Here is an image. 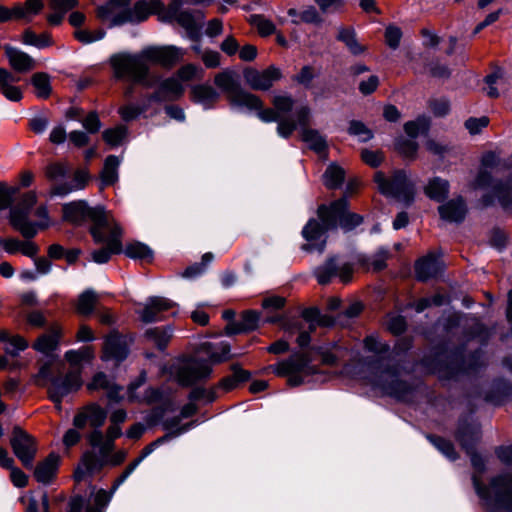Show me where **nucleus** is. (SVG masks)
<instances>
[{"label": "nucleus", "instance_id": "1", "mask_svg": "<svg viewBox=\"0 0 512 512\" xmlns=\"http://www.w3.org/2000/svg\"><path fill=\"white\" fill-rule=\"evenodd\" d=\"M317 216L318 220L310 219L302 229V236L307 241L302 249L308 252L324 251L327 231L336 229L338 225L343 230L350 231L363 221L359 214L348 211V202L345 198L338 199L329 205H320Z\"/></svg>", "mask_w": 512, "mask_h": 512}, {"label": "nucleus", "instance_id": "2", "mask_svg": "<svg viewBox=\"0 0 512 512\" xmlns=\"http://www.w3.org/2000/svg\"><path fill=\"white\" fill-rule=\"evenodd\" d=\"M63 220L75 226L91 222V235L95 242H101L104 239L103 227H108L112 222L113 215L103 207H90L86 201L77 200L65 203L62 206Z\"/></svg>", "mask_w": 512, "mask_h": 512}, {"label": "nucleus", "instance_id": "3", "mask_svg": "<svg viewBox=\"0 0 512 512\" xmlns=\"http://www.w3.org/2000/svg\"><path fill=\"white\" fill-rule=\"evenodd\" d=\"M473 485L478 496L485 501L493 512H512V473H502L493 477L489 486L480 483L478 476H473Z\"/></svg>", "mask_w": 512, "mask_h": 512}, {"label": "nucleus", "instance_id": "4", "mask_svg": "<svg viewBox=\"0 0 512 512\" xmlns=\"http://www.w3.org/2000/svg\"><path fill=\"white\" fill-rule=\"evenodd\" d=\"M277 376L287 377L288 384L299 386L305 377L318 373V368L312 365V359L305 352H297L289 358L268 367Z\"/></svg>", "mask_w": 512, "mask_h": 512}, {"label": "nucleus", "instance_id": "5", "mask_svg": "<svg viewBox=\"0 0 512 512\" xmlns=\"http://www.w3.org/2000/svg\"><path fill=\"white\" fill-rule=\"evenodd\" d=\"M96 449L97 452L88 450L83 453L81 462L74 473V477L77 481H81L86 474L100 471L105 466H119L127 457L125 450H118L113 453L114 449H109L105 452L103 447H97Z\"/></svg>", "mask_w": 512, "mask_h": 512}, {"label": "nucleus", "instance_id": "6", "mask_svg": "<svg viewBox=\"0 0 512 512\" xmlns=\"http://www.w3.org/2000/svg\"><path fill=\"white\" fill-rule=\"evenodd\" d=\"M115 77L134 83L147 84L148 65L144 52L139 54L119 53L110 58Z\"/></svg>", "mask_w": 512, "mask_h": 512}, {"label": "nucleus", "instance_id": "7", "mask_svg": "<svg viewBox=\"0 0 512 512\" xmlns=\"http://www.w3.org/2000/svg\"><path fill=\"white\" fill-rule=\"evenodd\" d=\"M374 179L383 195L394 197L406 205L413 202L414 185L409 181L404 171H395L390 178H386L382 172H376Z\"/></svg>", "mask_w": 512, "mask_h": 512}, {"label": "nucleus", "instance_id": "8", "mask_svg": "<svg viewBox=\"0 0 512 512\" xmlns=\"http://www.w3.org/2000/svg\"><path fill=\"white\" fill-rule=\"evenodd\" d=\"M163 441V438L157 439L155 442L147 445L141 452L140 456L132 461L120 476L114 481L111 491L107 492L104 489L98 490L93 499V504L88 505L85 512H105V509L112 499L113 494L116 490L126 481V479L133 473V471L139 466V464L154 451L155 447Z\"/></svg>", "mask_w": 512, "mask_h": 512}, {"label": "nucleus", "instance_id": "9", "mask_svg": "<svg viewBox=\"0 0 512 512\" xmlns=\"http://www.w3.org/2000/svg\"><path fill=\"white\" fill-rule=\"evenodd\" d=\"M211 372L212 368L207 361L196 358L180 359L170 369L175 381L185 387L207 378Z\"/></svg>", "mask_w": 512, "mask_h": 512}, {"label": "nucleus", "instance_id": "10", "mask_svg": "<svg viewBox=\"0 0 512 512\" xmlns=\"http://www.w3.org/2000/svg\"><path fill=\"white\" fill-rule=\"evenodd\" d=\"M10 445L14 455L25 468H32L38 445L36 439L20 426H14L11 433Z\"/></svg>", "mask_w": 512, "mask_h": 512}, {"label": "nucleus", "instance_id": "11", "mask_svg": "<svg viewBox=\"0 0 512 512\" xmlns=\"http://www.w3.org/2000/svg\"><path fill=\"white\" fill-rule=\"evenodd\" d=\"M37 196L33 191L25 193L18 206L10 211V222L25 238L37 234L36 225L29 221V211L36 204Z\"/></svg>", "mask_w": 512, "mask_h": 512}, {"label": "nucleus", "instance_id": "12", "mask_svg": "<svg viewBox=\"0 0 512 512\" xmlns=\"http://www.w3.org/2000/svg\"><path fill=\"white\" fill-rule=\"evenodd\" d=\"M103 236L104 239L100 243H106V246L91 253L92 260L97 264L107 263L113 254H120L123 251L122 229L115 219L108 227H103Z\"/></svg>", "mask_w": 512, "mask_h": 512}, {"label": "nucleus", "instance_id": "13", "mask_svg": "<svg viewBox=\"0 0 512 512\" xmlns=\"http://www.w3.org/2000/svg\"><path fill=\"white\" fill-rule=\"evenodd\" d=\"M354 266L350 262H339L336 256L329 257L322 265L314 270V275L321 285L329 284L333 278H339L342 283L351 281Z\"/></svg>", "mask_w": 512, "mask_h": 512}, {"label": "nucleus", "instance_id": "14", "mask_svg": "<svg viewBox=\"0 0 512 512\" xmlns=\"http://www.w3.org/2000/svg\"><path fill=\"white\" fill-rule=\"evenodd\" d=\"M82 385L79 371H70L64 377H56L48 388L49 399L61 410L62 400L71 393L76 392Z\"/></svg>", "mask_w": 512, "mask_h": 512}, {"label": "nucleus", "instance_id": "15", "mask_svg": "<svg viewBox=\"0 0 512 512\" xmlns=\"http://www.w3.org/2000/svg\"><path fill=\"white\" fill-rule=\"evenodd\" d=\"M183 4L182 0H171L161 15V21L171 22L175 20L186 31L193 33L197 30L196 19H203L204 15L200 11H197L195 15L189 11H181Z\"/></svg>", "mask_w": 512, "mask_h": 512}, {"label": "nucleus", "instance_id": "16", "mask_svg": "<svg viewBox=\"0 0 512 512\" xmlns=\"http://www.w3.org/2000/svg\"><path fill=\"white\" fill-rule=\"evenodd\" d=\"M243 77L251 89L266 91L281 79L282 73L279 68L271 65L264 70L247 68L243 72Z\"/></svg>", "mask_w": 512, "mask_h": 512}, {"label": "nucleus", "instance_id": "17", "mask_svg": "<svg viewBox=\"0 0 512 512\" xmlns=\"http://www.w3.org/2000/svg\"><path fill=\"white\" fill-rule=\"evenodd\" d=\"M131 0H108L99 7L97 15L104 21H109L110 26H121L129 23V11Z\"/></svg>", "mask_w": 512, "mask_h": 512}, {"label": "nucleus", "instance_id": "18", "mask_svg": "<svg viewBox=\"0 0 512 512\" xmlns=\"http://www.w3.org/2000/svg\"><path fill=\"white\" fill-rule=\"evenodd\" d=\"M479 438L480 429L478 426L472 424L460 425L457 432V439L470 455L473 467L479 472H482L484 470V460L481 456L473 452V446Z\"/></svg>", "mask_w": 512, "mask_h": 512}, {"label": "nucleus", "instance_id": "19", "mask_svg": "<svg viewBox=\"0 0 512 512\" xmlns=\"http://www.w3.org/2000/svg\"><path fill=\"white\" fill-rule=\"evenodd\" d=\"M106 418V410L96 403H91L77 412L73 418V425L77 429H83L89 424L95 430L104 425Z\"/></svg>", "mask_w": 512, "mask_h": 512}, {"label": "nucleus", "instance_id": "20", "mask_svg": "<svg viewBox=\"0 0 512 512\" xmlns=\"http://www.w3.org/2000/svg\"><path fill=\"white\" fill-rule=\"evenodd\" d=\"M146 62L172 67L182 60L184 52L175 46L149 47L143 50Z\"/></svg>", "mask_w": 512, "mask_h": 512}, {"label": "nucleus", "instance_id": "21", "mask_svg": "<svg viewBox=\"0 0 512 512\" xmlns=\"http://www.w3.org/2000/svg\"><path fill=\"white\" fill-rule=\"evenodd\" d=\"M63 335L64 331L61 324L53 322L49 325L46 332L36 338L32 344V348L44 355H50L58 349Z\"/></svg>", "mask_w": 512, "mask_h": 512}, {"label": "nucleus", "instance_id": "22", "mask_svg": "<svg viewBox=\"0 0 512 512\" xmlns=\"http://www.w3.org/2000/svg\"><path fill=\"white\" fill-rule=\"evenodd\" d=\"M175 303L165 297L153 296L147 299L144 307L138 312L140 319L145 323L163 320V314L172 310Z\"/></svg>", "mask_w": 512, "mask_h": 512}, {"label": "nucleus", "instance_id": "23", "mask_svg": "<svg viewBox=\"0 0 512 512\" xmlns=\"http://www.w3.org/2000/svg\"><path fill=\"white\" fill-rule=\"evenodd\" d=\"M128 352L129 350L126 337L116 331H112L107 335L103 346V360H113L116 363H119L127 357Z\"/></svg>", "mask_w": 512, "mask_h": 512}, {"label": "nucleus", "instance_id": "24", "mask_svg": "<svg viewBox=\"0 0 512 512\" xmlns=\"http://www.w3.org/2000/svg\"><path fill=\"white\" fill-rule=\"evenodd\" d=\"M165 6L160 0H139L129 11V23H140L148 19L150 15H161L165 11Z\"/></svg>", "mask_w": 512, "mask_h": 512}, {"label": "nucleus", "instance_id": "25", "mask_svg": "<svg viewBox=\"0 0 512 512\" xmlns=\"http://www.w3.org/2000/svg\"><path fill=\"white\" fill-rule=\"evenodd\" d=\"M121 435V426L110 423L105 434L100 429H95L87 435V441L92 448L103 447L105 452L115 448V440Z\"/></svg>", "mask_w": 512, "mask_h": 512}, {"label": "nucleus", "instance_id": "26", "mask_svg": "<svg viewBox=\"0 0 512 512\" xmlns=\"http://www.w3.org/2000/svg\"><path fill=\"white\" fill-rule=\"evenodd\" d=\"M494 198H497L503 209L512 210V181L508 180L495 184L492 194L487 193L483 195L481 202L483 206L487 207L494 203Z\"/></svg>", "mask_w": 512, "mask_h": 512}, {"label": "nucleus", "instance_id": "27", "mask_svg": "<svg viewBox=\"0 0 512 512\" xmlns=\"http://www.w3.org/2000/svg\"><path fill=\"white\" fill-rule=\"evenodd\" d=\"M438 212L441 219L451 223H460L466 217L467 207L464 199L457 197L440 205Z\"/></svg>", "mask_w": 512, "mask_h": 512}, {"label": "nucleus", "instance_id": "28", "mask_svg": "<svg viewBox=\"0 0 512 512\" xmlns=\"http://www.w3.org/2000/svg\"><path fill=\"white\" fill-rule=\"evenodd\" d=\"M220 98L219 93L209 84H197L191 87L190 99L204 109H211Z\"/></svg>", "mask_w": 512, "mask_h": 512}, {"label": "nucleus", "instance_id": "29", "mask_svg": "<svg viewBox=\"0 0 512 512\" xmlns=\"http://www.w3.org/2000/svg\"><path fill=\"white\" fill-rule=\"evenodd\" d=\"M183 93L184 86L181 84L180 80L171 77L161 82L158 90L149 97V100H177L183 95Z\"/></svg>", "mask_w": 512, "mask_h": 512}, {"label": "nucleus", "instance_id": "30", "mask_svg": "<svg viewBox=\"0 0 512 512\" xmlns=\"http://www.w3.org/2000/svg\"><path fill=\"white\" fill-rule=\"evenodd\" d=\"M0 343L6 355L17 357L29 347L28 340L20 334H13L6 329H0Z\"/></svg>", "mask_w": 512, "mask_h": 512}, {"label": "nucleus", "instance_id": "31", "mask_svg": "<svg viewBox=\"0 0 512 512\" xmlns=\"http://www.w3.org/2000/svg\"><path fill=\"white\" fill-rule=\"evenodd\" d=\"M441 262L433 254L429 253L415 263V274L418 280L426 281L435 277L441 271Z\"/></svg>", "mask_w": 512, "mask_h": 512}, {"label": "nucleus", "instance_id": "32", "mask_svg": "<svg viewBox=\"0 0 512 512\" xmlns=\"http://www.w3.org/2000/svg\"><path fill=\"white\" fill-rule=\"evenodd\" d=\"M499 163V158L494 152H487L481 158V168L471 183L473 189H481L488 186L492 180L491 173L487 169L496 167Z\"/></svg>", "mask_w": 512, "mask_h": 512}, {"label": "nucleus", "instance_id": "33", "mask_svg": "<svg viewBox=\"0 0 512 512\" xmlns=\"http://www.w3.org/2000/svg\"><path fill=\"white\" fill-rule=\"evenodd\" d=\"M5 54L10 66L19 73H26L34 69L35 61L27 53L6 45Z\"/></svg>", "mask_w": 512, "mask_h": 512}, {"label": "nucleus", "instance_id": "34", "mask_svg": "<svg viewBox=\"0 0 512 512\" xmlns=\"http://www.w3.org/2000/svg\"><path fill=\"white\" fill-rule=\"evenodd\" d=\"M19 80L7 69L0 68V92L10 101L18 102L23 97L21 89L14 85Z\"/></svg>", "mask_w": 512, "mask_h": 512}, {"label": "nucleus", "instance_id": "35", "mask_svg": "<svg viewBox=\"0 0 512 512\" xmlns=\"http://www.w3.org/2000/svg\"><path fill=\"white\" fill-rule=\"evenodd\" d=\"M214 83L227 95L228 101L232 95H235L241 89L236 72L230 69L217 73L214 77Z\"/></svg>", "mask_w": 512, "mask_h": 512}, {"label": "nucleus", "instance_id": "36", "mask_svg": "<svg viewBox=\"0 0 512 512\" xmlns=\"http://www.w3.org/2000/svg\"><path fill=\"white\" fill-rule=\"evenodd\" d=\"M89 180V173L87 170L80 169L74 173L73 183H62L52 187L50 191L51 196L64 197L69 193L83 189Z\"/></svg>", "mask_w": 512, "mask_h": 512}, {"label": "nucleus", "instance_id": "37", "mask_svg": "<svg viewBox=\"0 0 512 512\" xmlns=\"http://www.w3.org/2000/svg\"><path fill=\"white\" fill-rule=\"evenodd\" d=\"M59 464V457L50 454L45 460L38 463L34 469L35 479L43 484H48L56 476Z\"/></svg>", "mask_w": 512, "mask_h": 512}, {"label": "nucleus", "instance_id": "38", "mask_svg": "<svg viewBox=\"0 0 512 512\" xmlns=\"http://www.w3.org/2000/svg\"><path fill=\"white\" fill-rule=\"evenodd\" d=\"M260 315L253 310L245 311L239 321L227 326L228 334H238L242 332L253 331L258 327Z\"/></svg>", "mask_w": 512, "mask_h": 512}, {"label": "nucleus", "instance_id": "39", "mask_svg": "<svg viewBox=\"0 0 512 512\" xmlns=\"http://www.w3.org/2000/svg\"><path fill=\"white\" fill-rule=\"evenodd\" d=\"M229 103L232 106L245 108L249 111L260 110L263 107V102L257 95L244 91L242 88L231 96Z\"/></svg>", "mask_w": 512, "mask_h": 512}, {"label": "nucleus", "instance_id": "40", "mask_svg": "<svg viewBox=\"0 0 512 512\" xmlns=\"http://www.w3.org/2000/svg\"><path fill=\"white\" fill-rule=\"evenodd\" d=\"M120 159L115 155H109L104 162L101 171V188L114 185L118 181V168Z\"/></svg>", "mask_w": 512, "mask_h": 512}, {"label": "nucleus", "instance_id": "41", "mask_svg": "<svg viewBox=\"0 0 512 512\" xmlns=\"http://www.w3.org/2000/svg\"><path fill=\"white\" fill-rule=\"evenodd\" d=\"M87 388L88 390H106L109 399L114 401L119 399V392L121 391V388L115 384H112L107 375L102 372L97 373L93 377L92 381L87 385Z\"/></svg>", "mask_w": 512, "mask_h": 512}, {"label": "nucleus", "instance_id": "42", "mask_svg": "<svg viewBox=\"0 0 512 512\" xmlns=\"http://www.w3.org/2000/svg\"><path fill=\"white\" fill-rule=\"evenodd\" d=\"M283 329L288 334H293L295 332L298 333V337L296 339L297 344L304 348L308 346L311 342L310 334L315 329V324H309L308 330L304 329L303 324L300 320H293L289 323L283 324Z\"/></svg>", "mask_w": 512, "mask_h": 512}, {"label": "nucleus", "instance_id": "43", "mask_svg": "<svg viewBox=\"0 0 512 512\" xmlns=\"http://www.w3.org/2000/svg\"><path fill=\"white\" fill-rule=\"evenodd\" d=\"M122 252L131 259L146 263L152 262L154 257L153 251L146 244L138 241L127 243Z\"/></svg>", "mask_w": 512, "mask_h": 512}, {"label": "nucleus", "instance_id": "44", "mask_svg": "<svg viewBox=\"0 0 512 512\" xmlns=\"http://www.w3.org/2000/svg\"><path fill=\"white\" fill-rule=\"evenodd\" d=\"M232 374L223 378L219 382V387L225 391L236 388L240 383L246 382L250 378V373L244 370L238 364L231 366Z\"/></svg>", "mask_w": 512, "mask_h": 512}, {"label": "nucleus", "instance_id": "45", "mask_svg": "<svg viewBox=\"0 0 512 512\" xmlns=\"http://www.w3.org/2000/svg\"><path fill=\"white\" fill-rule=\"evenodd\" d=\"M424 191L430 199L441 202L449 193V183L447 180L435 177L428 182Z\"/></svg>", "mask_w": 512, "mask_h": 512}, {"label": "nucleus", "instance_id": "46", "mask_svg": "<svg viewBox=\"0 0 512 512\" xmlns=\"http://www.w3.org/2000/svg\"><path fill=\"white\" fill-rule=\"evenodd\" d=\"M25 504V512H50L49 497L46 492L38 496L30 493L26 498H21Z\"/></svg>", "mask_w": 512, "mask_h": 512}, {"label": "nucleus", "instance_id": "47", "mask_svg": "<svg viewBox=\"0 0 512 512\" xmlns=\"http://www.w3.org/2000/svg\"><path fill=\"white\" fill-rule=\"evenodd\" d=\"M97 302L98 294L92 289H87L78 297L77 312L84 316L90 315L94 311Z\"/></svg>", "mask_w": 512, "mask_h": 512}, {"label": "nucleus", "instance_id": "48", "mask_svg": "<svg viewBox=\"0 0 512 512\" xmlns=\"http://www.w3.org/2000/svg\"><path fill=\"white\" fill-rule=\"evenodd\" d=\"M145 336L159 349L163 350L167 347L171 339L172 330L169 327L150 328L146 331Z\"/></svg>", "mask_w": 512, "mask_h": 512}, {"label": "nucleus", "instance_id": "49", "mask_svg": "<svg viewBox=\"0 0 512 512\" xmlns=\"http://www.w3.org/2000/svg\"><path fill=\"white\" fill-rule=\"evenodd\" d=\"M302 140L318 154L324 153L327 149L325 138L317 130L303 129Z\"/></svg>", "mask_w": 512, "mask_h": 512}, {"label": "nucleus", "instance_id": "50", "mask_svg": "<svg viewBox=\"0 0 512 512\" xmlns=\"http://www.w3.org/2000/svg\"><path fill=\"white\" fill-rule=\"evenodd\" d=\"M509 397H512V384L506 381H499L495 383L493 391L487 398L493 404L500 405Z\"/></svg>", "mask_w": 512, "mask_h": 512}, {"label": "nucleus", "instance_id": "51", "mask_svg": "<svg viewBox=\"0 0 512 512\" xmlns=\"http://www.w3.org/2000/svg\"><path fill=\"white\" fill-rule=\"evenodd\" d=\"M337 38L338 40L344 42L350 52L354 55H359L365 51V47L357 41L353 29H340Z\"/></svg>", "mask_w": 512, "mask_h": 512}, {"label": "nucleus", "instance_id": "52", "mask_svg": "<svg viewBox=\"0 0 512 512\" xmlns=\"http://www.w3.org/2000/svg\"><path fill=\"white\" fill-rule=\"evenodd\" d=\"M345 173L344 170L337 165H330L324 175L323 182L329 189H335L341 186L344 181Z\"/></svg>", "mask_w": 512, "mask_h": 512}, {"label": "nucleus", "instance_id": "53", "mask_svg": "<svg viewBox=\"0 0 512 512\" xmlns=\"http://www.w3.org/2000/svg\"><path fill=\"white\" fill-rule=\"evenodd\" d=\"M23 43L37 48H44L52 45V38L46 32L38 35L32 30L27 29L23 33Z\"/></svg>", "mask_w": 512, "mask_h": 512}, {"label": "nucleus", "instance_id": "54", "mask_svg": "<svg viewBox=\"0 0 512 512\" xmlns=\"http://www.w3.org/2000/svg\"><path fill=\"white\" fill-rule=\"evenodd\" d=\"M32 84L39 98H47L51 93L50 78L46 73H36L32 76Z\"/></svg>", "mask_w": 512, "mask_h": 512}, {"label": "nucleus", "instance_id": "55", "mask_svg": "<svg viewBox=\"0 0 512 512\" xmlns=\"http://www.w3.org/2000/svg\"><path fill=\"white\" fill-rule=\"evenodd\" d=\"M250 23L257 28L262 37L272 35L276 31L274 23L263 15L254 14L250 16Z\"/></svg>", "mask_w": 512, "mask_h": 512}, {"label": "nucleus", "instance_id": "56", "mask_svg": "<svg viewBox=\"0 0 512 512\" xmlns=\"http://www.w3.org/2000/svg\"><path fill=\"white\" fill-rule=\"evenodd\" d=\"M44 8L43 0H26L23 4H20L21 15L18 19H25L30 21L31 18L39 14Z\"/></svg>", "mask_w": 512, "mask_h": 512}, {"label": "nucleus", "instance_id": "57", "mask_svg": "<svg viewBox=\"0 0 512 512\" xmlns=\"http://www.w3.org/2000/svg\"><path fill=\"white\" fill-rule=\"evenodd\" d=\"M429 124L430 122L427 117L420 116L414 121H409L405 123L404 130L408 136L415 138L420 133L427 132Z\"/></svg>", "mask_w": 512, "mask_h": 512}, {"label": "nucleus", "instance_id": "58", "mask_svg": "<svg viewBox=\"0 0 512 512\" xmlns=\"http://www.w3.org/2000/svg\"><path fill=\"white\" fill-rule=\"evenodd\" d=\"M429 441L447 458L450 460H455L457 458V454L455 452L453 444L439 436H428Z\"/></svg>", "mask_w": 512, "mask_h": 512}, {"label": "nucleus", "instance_id": "59", "mask_svg": "<svg viewBox=\"0 0 512 512\" xmlns=\"http://www.w3.org/2000/svg\"><path fill=\"white\" fill-rule=\"evenodd\" d=\"M292 22L294 24L303 22L307 24L320 25L323 22V19L314 6H307L300 12L299 19H293Z\"/></svg>", "mask_w": 512, "mask_h": 512}, {"label": "nucleus", "instance_id": "60", "mask_svg": "<svg viewBox=\"0 0 512 512\" xmlns=\"http://www.w3.org/2000/svg\"><path fill=\"white\" fill-rule=\"evenodd\" d=\"M127 135L125 126H117L115 128L106 129L103 132L104 141L111 146H118Z\"/></svg>", "mask_w": 512, "mask_h": 512}, {"label": "nucleus", "instance_id": "61", "mask_svg": "<svg viewBox=\"0 0 512 512\" xmlns=\"http://www.w3.org/2000/svg\"><path fill=\"white\" fill-rule=\"evenodd\" d=\"M177 76L181 81L201 80L204 76V71L194 64H186L177 71Z\"/></svg>", "mask_w": 512, "mask_h": 512}, {"label": "nucleus", "instance_id": "62", "mask_svg": "<svg viewBox=\"0 0 512 512\" xmlns=\"http://www.w3.org/2000/svg\"><path fill=\"white\" fill-rule=\"evenodd\" d=\"M364 347L367 351L374 353L381 359L389 351V346L378 340L377 336L370 335L364 339Z\"/></svg>", "mask_w": 512, "mask_h": 512}, {"label": "nucleus", "instance_id": "63", "mask_svg": "<svg viewBox=\"0 0 512 512\" xmlns=\"http://www.w3.org/2000/svg\"><path fill=\"white\" fill-rule=\"evenodd\" d=\"M93 357V351L90 347H82L78 350H68L65 353V359L72 365H78L83 360Z\"/></svg>", "mask_w": 512, "mask_h": 512}, {"label": "nucleus", "instance_id": "64", "mask_svg": "<svg viewBox=\"0 0 512 512\" xmlns=\"http://www.w3.org/2000/svg\"><path fill=\"white\" fill-rule=\"evenodd\" d=\"M104 36L105 31L103 29H97L94 31L79 29L74 32V37L83 44H90L101 40Z\"/></svg>", "mask_w": 512, "mask_h": 512}]
</instances>
